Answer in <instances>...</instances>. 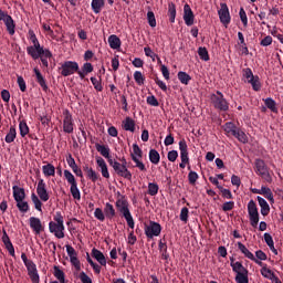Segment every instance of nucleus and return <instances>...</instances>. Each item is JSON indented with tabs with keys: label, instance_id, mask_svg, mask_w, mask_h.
Masks as SVG:
<instances>
[{
	"label": "nucleus",
	"instance_id": "nucleus-1",
	"mask_svg": "<svg viewBox=\"0 0 283 283\" xmlns=\"http://www.w3.org/2000/svg\"><path fill=\"white\" fill-rule=\"evenodd\" d=\"M254 171L258 176H261V178L265 180V182H273V177L271 176V172L269 171V166H266L264 159H255Z\"/></svg>",
	"mask_w": 283,
	"mask_h": 283
},
{
	"label": "nucleus",
	"instance_id": "nucleus-2",
	"mask_svg": "<svg viewBox=\"0 0 283 283\" xmlns=\"http://www.w3.org/2000/svg\"><path fill=\"white\" fill-rule=\"evenodd\" d=\"M210 101L214 109L218 112H229V102L224 98V94H222V92L217 91L216 94L210 96Z\"/></svg>",
	"mask_w": 283,
	"mask_h": 283
},
{
	"label": "nucleus",
	"instance_id": "nucleus-3",
	"mask_svg": "<svg viewBox=\"0 0 283 283\" xmlns=\"http://www.w3.org/2000/svg\"><path fill=\"white\" fill-rule=\"evenodd\" d=\"M64 178L71 185V196H73L74 200H81V190H78V184L74 175L70 170H64Z\"/></svg>",
	"mask_w": 283,
	"mask_h": 283
},
{
	"label": "nucleus",
	"instance_id": "nucleus-4",
	"mask_svg": "<svg viewBox=\"0 0 283 283\" xmlns=\"http://www.w3.org/2000/svg\"><path fill=\"white\" fill-rule=\"evenodd\" d=\"M144 231L148 240H154V238H158L163 232V226L156 221H149V224H145Z\"/></svg>",
	"mask_w": 283,
	"mask_h": 283
},
{
	"label": "nucleus",
	"instance_id": "nucleus-5",
	"mask_svg": "<svg viewBox=\"0 0 283 283\" xmlns=\"http://www.w3.org/2000/svg\"><path fill=\"white\" fill-rule=\"evenodd\" d=\"M248 213L251 227H258L260 222V212L258 211V205L255 203L254 200H250L248 202Z\"/></svg>",
	"mask_w": 283,
	"mask_h": 283
},
{
	"label": "nucleus",
	"instance_id": "nucleus-6",
	"mask_svg": "<svg viewBox=\"0 0 283 283\" xmlns=\"http://www.w3.org/2000/svg\"><path fill=\"white\" fill-rule=\"evenodd\" d=\"M30 41L33 45H30L27 48V54L29 56H35L36 52L41 53L45 48L41 46V43L39 42V39L36 38V34H34V31H30Z\"/></svg>",
	"mask_w": 283,
	"mask_h": 283
},
{
	"label": "nucleus",
	"instance_id": "nucleus-7",
	"mask_svg": "<svg viewBox=\"0 0 283 283\" xmlns=\"http://www.w3.org/2000/svg\"><path fill=\"white\" fill-rule=\"evenodd\" d=\"M78 73V63L74 61H66L60 67V74L62 76H72V74Z\"/></svg>",
	"mask_w": 283,
	"mask_h": 283
},
{
	"label": "nucleus",
	"instance_id": "nucleus-8",
	"mask_svg": "<svg viewBox=\"0 0 283 283\" xmlns=\"http://www.w3.org/2000/svg\"><path fill=\"white\" fill-rule=\"evenodd\" d=\"M33 61H38L40 59L42 63V67H50V62L48 59H52V51L50 49H42V52H35V55H30Z\"/></svg>",
	"mask_w": 283,
	"mask_h": 283
},
{
	"label": "nucleus",
	"instance_id": "nucleus-9",
	"mask_svg": "<svg viewBox=\"0 0 283 283\" xmlns=\"http://www.w3.org/2000/svg\"><path fill=\"white\" fill-rule=\"evenodd\" d=\"M221 9L218 11L219 19L222 23V25H229L231 23V13L229 12V7L227 3L222 2L220 4Z\"/></svg>",
	"mask_w": 283,
	"mask_h": 283
},
{
	"label": "nucleus",
	"instance_id": "nucleus-10",
	"mask_svg": "<svg viewBox=\"0 0 283 283\" xmlns=\"http://www.w3.org/2000/svg\"><path fill=\"white\" fill-rule=\"evenodd\" d=\"M63 132L65 134H72L74 132V118H72L70 111L64 112Z\"/></svg>",
	"mask_w": 283,
	"mask_h": 283
},
{
	"label": "nucleus",
	"instance_id": "nucleus-11",
	"mask_svg": "<svg viewBox=\"0 0 283 283\" xmlns=\"http://www.w3.org/2000/svg\"><path fill=\"white\" fill-rule=\"evenodd\" d=\"M49 231L50 233H54L55 238L59 240H62V238H65V226H59V223L54 221L49 222Z\"/></svg>",
	"mask_w": 283,
	"mask_h": 283
},
{
	"label": "nucleus",
	"instance_id": "nucleus-12",
	"mask_svg": "<svg viewBox=\"0 0 283 283\" xmlns=\"http://www.w3.org/2000/svg\"><path fill=\"white\" fill-rule=\"evenodd\" d=\"M119 161L122 164L119 163L117 176H119L120 178H125L126 180H132V171L127 169V159H125V157H122Z\"/></svg>",
	"mask_w": 283,
	"mask_h": 283
},
{
	"label": "nucleus",
	"instance_id": "nucleus-13",
	"mask_svg": "<svg viewBox=\"0 0 283 283\" xmlns=\"http://www.w3.org/2000/svg\"><path fill=\"white\" fill-rule=\"evenodd\" d=\"M45 187H46L45 180L39 179L38 187H36V193H38L40 200H42V202H48V200H50V193L48 192V189Z\"/></svg>",
	"mask_w": 283,
	"mask_h": 283
},
{
	"label": "nucleus",
	"instance_id": "nucleus-14",
	"mask_svg": "<svg viewBox=\"0 0 283 283\" xmlns=\"http://www.w3.org/2000/svg\"><path fill=\"white\" fill-rule=\"evenodd\" d=\"M29 224H30V228L32 229V231H34V233L36 235L42 233V231H43V223H41V219H39L36 217H31L29 219Z\"/></svg>",
	"mask_w": 283,
	"mask_h": 283
},
{
	"label": "nucleus",
	"instance_id": "nucleus-15",
	"mask_svg": "<svg viewBox=\"0 0 283 283\" xmlns=\"http://www.w3.org/2000/svg\"><path fill=\"white\" fill-rule=\"evenodd\" d=\"M193 19H196V17L193 15L191 7L186 3L184 6V21L186 25H193Z\"/></svg>",
	"mask_w": 283,
	"mask_h": 283
},
{
	"label": "nucleus",
	"instance_id": "nucleus-16",
	"mask_svg": "<svg viewBox=\"0 0 283 283\" xmlns=\"http://www.w3.org/2000/svg\"><path fill=\"white\" fill-rule=\"evenodd\" d=\"M179 150H180L181 163L189 164V150H188V146H187V140L181 139L179 142Z\"/></svg>",
	"mask_w": 283,
	"mask_h": 283
},
{
	"label": "nucleus",
	"instance_id": "nucleus-17",
	"mask_svg": "<svg viewBox=\"0 0 283 283\" xmlns=\"http://www.w3.org/2000/svg\"><path fill=\"white\" fill-rule=\"evenodd\" d=\"M33 72L35 74L36 83H39V85H40V87H42L43 92H48V90H49L48 83H46L45 77L43 76V74H41V71L39 70V67H34Z\"/></svg>",
	"mask_w": 283,
	"mask_h": 283
},
{
	"label": "nucleus",
	"instance_id": "nucleus-18",
	"mask_svg": "<svg viewBox=\"0 0 283 283\" xmlns=\"http://www.w3.org/2000/svg\"><path fill=\"white\" fill-rule=\"evenodd\" d=\"M91 255L98 262V264H101V266H107V259H105V254H103L101 250L93 248Z\"/></svg>",
	"mask_w": 283,
	"mask_h": 283
},
{
	"label": "nucleus",
	"instance_id": "nucleus-19",
	"mask_svg": "<svg viewBox=\"0 0 283 283\" xmlns=\"http://www.w3.org/2000/svg\"><path fill=\"white\" fill-rule=\"evenodd\" d=\"M122 127L125 132H132L134 134L136 132V122L132 117H126L122 122Z\"/></svg>",
	"mask_w": 283,
	"mask_h": 283
},
{
	"label": "nucleus",
	"instance_id": "nucleus-20",
	"mask_svg": "<svg viewBox=\"0 0 283 283\" xmlns=\"http://www.w3.org/2000/svg\"><path fill=\"white\" fill-rule=\"evenodd\" d=\"M92 72H94V65L90 62L84 63L81 71L77 70V74L82 80L85 78L87 74H92Z\"/></svg>",
	"mask_w": 283,
	"mask_h": 283
},
{
	"label": "nucleus",
	"instance_id": "nucleus-21",
	"mask_svg": "<svg viewBox=\"0 0 283 283\" xmlns=\"http://www.w3.org/2000/svg\"><path fill=\"white\" fill-rule=\"evenodd\" d=\"M13 198L15 202H21V200H25V189L19 186H13Z\"/></svg>",
	"mask_w": 283,
	"mask_h": 283
},
{
	"label": "nucleus",
	"instance_id": "nucleus-22",
	"mask_svg": "<svg viewBox=\"0 0 283 283\" xmlns=\"http://www.w3.org/2000/svg\"><path fill=\"white\" fill-rule=\"evenodd\" d=\"M96 163L97 167L101 168L103 178H109V170L107 169V163H105V159H103V157H97Z\"/></svg>",
	"mask_w": 283,
	"mask_h": 283
},
{
	"label": "nucleus",
	"instance_id": "nucleus-23",
	"mask_svg": "<svg viewBox=\"0 0 283 283\" xmlns=\"http://www.w3.org/2000/svg\"><path fill=\"white\" fill-rule=\"evenodd\" d=\"M256 200L261 207V214L269 216V213H271V207L269 206V202H266V199L258 196Z\"/></svg>",
	"mask_w": 283,
	"mask_h": 283
},
{
	"label": "nucleus",
	"instance_id": "nucleus-24",
	"mask_svg": "<svg viewBox=\"0 0 283 283\" xmlns=\"http://www.w3.org/2000/svg\"><path fill=\"white\" fill-rule=\"evenodd\" d=\"M104 214L106 216V218L108 220H114V218H116V209L114 208V206L112 203H109V202L105 203Z\"/></svg>",
	"mask_w": 283,
	"mask_h": 283
},
{
	"label": "nucleus",
	"instance_id": "nucleus-25",
	"mask_svg": "<svg viewBox=\"0 0 283 283\" xmlns=\"http://www.w3.org/2000/svg\"><path fill=\"white\" fill-rule=\"evenodd\" d=\"M91 8L95 14H101V10L105 8V0H92Z\"/></svg>",
	"mask_w": 283,
	"mask_h": 283
},
{
	"label": "nucleus",
	"instance_id": "nucleus-26",
	"mask_svg": "<svg viewBox=\"0 0 283 283\" xmlns=\"http://www.w3.org/2000/svg\"><path fill=\"white\" fill-rule=\"evenodd\" d=\"M95 149L101 154V156H103V158H109L111 149L108 145H101L97 143L95 144Z\"/></svg>",
	"mask_w": 283,
	"mask_h": 283
},
{
	"label": "nucleus",
	"instance_id": "nucleus-27",
	"mask_svg": "<svg viewBox=\"0 0 283 283\" xmlns=\"http://www.w3.org/2000/svg\"><path fill=\"white\" fill-rule=\"evenodd\" d=\"M233 136L234 138H237V140H239V143H242L243 145H247V143H249V137L247 136V133L240 128H237V132Z\"/></svg>",
	"mask_w": 283,
	"mask_h": 283
},
{
	"label": "nucleus",
	"instance_id": "nucleus-28",
	"mask_svg": "<svg viewBox=\"0 0 283 283\" xmlns=\"http://www.w3.org/2000/svg\"><path fill=\"white\" fill-rule=\"evenodd\" d=\"M108 45L112 48V50H118V48H120V38H118L116 34H112L108 38Z\"/></svg>",
	"mask_w": 283,
	"mask_h": 283
},
{
	"label": "nucleus",
	"instance_id": "nucleus-29",
	"mask_svg": "<svg viewBox=\"0 0 283 283\" xmlns=\"http://www.w3.org/2000/svg\"><path fill=\"white\" fill-rule=\"evenodd\" d=\"M159 252L161 253V260H169V251L167 250V243L159 240L158 243Z\"/></svg>",
	"mask_w": 283,
	"mask_h": 283
},
{
	"label": "nucleus",
	"instance_id": "nucleus-30",
	"mask_svg": "<svg viewBox=\"0 0 283 283\" xmlns=\"http://www.w3.org/2000/svg\"><path fill=\"white\" fill-rule=\"evenodd\" d=\"M223 128H224L227 136H234V134L238 132V126H235V124H233V122L226 123Z\"/></svg>",
	"mask_w": 283,
	"mask_h": 283
},
{
	"label": "nucleus",
	"instance_id": "nucleus-31",
	"mask_svg": "<svg viewBox=\"0 0 283 283\" xmlns=\"http://www.w3.org/2000/svg\"><path fill=\"white\" fill-rule=\"evenodd\" d=\"M237 247L241 253L244 254V258H248V260H254V256L251 251L247 249V245H244L242 242H238Z\"/></svg>",
	"mask_w": 283,
	"mask_h": 283
},
{
	"label": "nucleus",
	"instance_id": "nucleus-32",
	"mask_svg": "<svg viewBox=\"0 0 283 283\" xmlns=\"http://www.w3.org/2000/svg\"><path fill=\"white\" fill-rule=\"evenodd\" d=\"M84 171L86 172V176L90 180H92V182H96V180H98V178H101V175H98V172H96V170H93L90 167H85Z\"/></svg>",
	"mask_w": 283,
	"mask_h": 283
},
{
	"label": "nucleus",
	"instance_id": "nucleus-33",
	"mask_svg": "<svg viewBox=\"0 0 283 283\" xmlns=\"http://www.w3.org/2000/svg\"><path fill=\"white\" fill-rule=\"evenodd\" d=\"M248 83L252 85L254 92H260L262 90V83H260V76L255 75L253 78L249 80Z\"/></svg>",
	"mask_w": 283,
	"mask_h": 283
},
{
	"label": "nucleus",
	"instance_id": "nucleus-34",
	"mask_svg": "<svg viewBox=\"0 0 283 283\" xmlns=\"http://www.w3.org/2000/svg\"><path fill=\"white\" fill-rule=\"evenodd\" d=\"M261 196H264V198H266V200H269L270 202H275V199L273 198V191H271V188L268 187H261Z\"/></svg>",
	"mask_w": 283,
	"mask_h": 283
},
{
	"label": "nucleus",
	"instance_id": "nucleus-35",
	"mask_svg": "<svg viewBox=\"0 0 283 283\" xmlns=\"http://www.w3.org/2000/svg\"><path fill=\"white\" fill-rule=\"evenodd\" d=\"M53 275L59 280L60 283H65V272L63 270L59 269V266L53 268Z\"/></svg>",
	"mask_w": 283,
	"mask_h": 283
},
{
	"label": "nucleus",
	"instance_id": "nucleus-36",
	"mask_svg": "<svg viewBox=\"0 0 283 283\" xmlns=\"http://www.w3.org/2000/svg\"><path fill=\"white\" fill-rule=\"evenodd\" d=\"M149 160L153 165H158L160 163V154L156 149L149 150Z\"/></svg>",
	"mask_w": 283,
	"mask_h": 283
},
{
	"label": "nucleus",
	"instance_id": "nucleus-37",
	"mask_svg": "<svg viewBox=\"0 0 283 283\" xmlns=\"http://www.w3.org/2000/svg\"><path fill=\"white\" fill-rule=\"evenodd\" d=\"M168 17L170 23H176V4L174 2L168 4Z\"/></svg>",
	"mask_w": 283,
	"mask_h": 283
},
{
	"label": "nucleus",
	"instance_id": "nucleus-38",
	"mask_svg": "<svg viewBox=\"0 0 283 283\" xmlns=\"http://www.w3.org/2000/svg\"><path fill=\"white\" fill-rule=\"evenodd\" d=\"M42 171L44 176H54L56 174V168L52 164L42 166Z\"/></svg>",
	"mask_w": 283,
	"mask_h": 283
},
{
	"label": "nucleus",
	"instance_id": "nucleus-39",
	"mask_svg": "<svg viewBox=\"0 0 283 283\" xmlns=\"http://www.w3.org/2000/svg\"><path fill=\"white\" fill-rule=\"evenodd\" d=\"M31 200L36 209V211L42 212L43 211V202H41V199H39V196L36 193L32 192Z\"/></svg>",
	"mask_w": 283,
	"mask_h": 283
},
{
	"label": "nucleus",
	"instance_id": "nucleus-40",
	"mask_svg": "<svg viewBox=\"0 0 283 283\" xmlns=\"http://www.w3.org/2000/svg\"><path fill=\"white\" fill-rule=\"evenodd\" d=\"M15 202L20 213H28L30 211V205L28 201L21 200Z\"/></svg>",
	"mask_w": 283,
	"mask_h": 283
},
{
	"label": "nucleus",
	"instance_id": "nucleus-41",
	"mask_svg": "<svg viewBox=\"0 0 283 283\" xmlns=\"http://www.w3.org/2000/svg\"><path fill=\"white\" fill-rule=\"evenodd\" d=\"M15 138H17V128H14V126H11L4 140L6 143L10 144V143H14Z\"/></svg>",
	"mask_w": 283,
	"mask_h": 283
},
{
	"label": "nucleus",
	"instance_id": "nucleus-42",
	"mask_svg": "<svg viewBox=\"0 0 283 283\" xmlns=\"http://www.w3.org/2000/svg\"><path fill=\"white\" fill-rule=\"evenodd\" d=\"M116 209L117 211L125 208V207H129V201H127V198H125V196H120L116 202H115Z\"/></svg>",
	"mask_w": 283,
	"mask_h": 283
},
{
	"label": "nucleus",
	"instance_id": "nucleus-43",
	"mask_svg": "<svg viewBox=\"0 0 283 283\" xmlns=\"http://www.w3.org/2000/svg\"><path fill=\"white\" fill-rule=\"evenodd\" d=\"M4 24L7 25V30L9 34L11 35L14 34L15 24H14V20L10 15L6 18Z\"/></svg>",
	"mask_w": 283,
	"mask_h": 283
},
{
	"label": "nucleus",
	"instance_id": "nucleus-44",
	"mask_svg": "<svg viewBox=\"0 0 283 283\" xmlns=\"http://www.w3.org/2000/svg\"><path fill=\"white\" fill-rule=\"evenodd\" d=\"M180 83H182V85H189V81H191V75L190 74H187V72H182L180 71L178 74H177Z\"/></svg>",
	"mask_w": 283,
	"mask_h": 283
},
{
	"label": "nucleus",
	"instance_id": "nucleus-45",
	"mask_svg": "<svg viewBox=\"0 0 283 283\" xmlns=\"http://www.w3.org/2000/svg\"><path fill=\"white\" fill-rule=\"evenodd\" d=\"M264 103L268 109H271V112H273L274 114H277V106L273 98L268 97L264 99Z\"/></svg>",
	"mask_w": 283,
	"mask_h": 283
},
{
	"label": "nucleus",
	"instance_id": "nucleus-46",
	"mask_svg": "<svg viewBox=\"0 0 283 283\" xmlns=\"http://www.w3.org/2000/svg\"><path fill=\"white\" fill-rule=\"evenodd\" d=\"M19 129H20V136L22 138H25L27 134H30V127L28 126V123H25L24 120L20 122Z\"/></svg>",
	"mask_w": 283,
	"mask_h": 283
},
{
	"label": "nucleus",
	"instance_id": "nucleus-47",
	"mask_svg": "<svg viewBox=\"0 0 283 283\" xmlns=\"http://www.w3.org/2000/svg\"><path fill=\"white\" fill-rule=\"evenodd\" d=\"M233 273H237V275H240V273H247V268L242 264V262L237 261V263L232 268Z\"/></svg>",
	"mask_w": 283,
	"mask_h": 283
},
{
	"label": "nucleus",
	"instance_id": "nucleus-48",
	"mask_svg": "<svg viewBox=\"0 0 283 283\" xmlns=\"http://www.w3.org/2000/svg\"><path fill=\"white\" fill-rule=\"evenodd\" d=\"M132 160L135 163V167L139 169V171H147V167H145V164L140 161L139 157H136L135 155H132Z\"/></svg>",
	"mask_w": 283,
	"mask_h": 283
},
{
	"label": "nucleus",
	"instance_id": "nucleus-49",
	"mask_svg": "<svg viewBox=\"0 0 283 283\" xmlns=\"http://www.w3.org/2000/svg\"><path fill=\"white\" fill-rule=\"evenodd\" d=\"M237 283H249V271L235 275Z\"/></svg>",
	"mask_w": 283,
	"mask_h": 283
},
{
	"label": "nucleus",
	"instance_id": "nucleus-50",
	"mask_svg": "<svg viewBox=\"0 0 283 283\" xmlns=\"http://www.w3.org/2000/svg\"><path fill=\"white\" fill-rule=\"evenodd\" d=\"M219 191H221V196L222 198H226L227 200H233V193L231 192V190L222 187V186H218Z\"/></svg>",
	"mask_w": 283,
	"mask_h": 283
},
{
	"label": "nucleus",
	"instance_id": "nucleus-51",
	"mask_svg": "<svg viewBox=\"0 0 283 283\" xmlns=\"http://www.w3.org/2000/svg\"><path fill=\"white\" fill-rule=\"evenodd\" d=\"M198 55L201 59V61H209V51L205 46L198 48Z\"/></svg>",
	"mask_w": 283,
	"mask_h": 283
},
{
	"label": "nucleus",
	"instance_id": "nucleus-52",
	"mask_svg": "<svg viewBox=\"0 0 283 283\" xmlns=\"http://www.w3.org/2000/svg\"><path fill=\"white\" fill-rule=\"evenodd\" d=\"M2 242L8 250L12 249L14 245L12 244V241H10V237L8 235V232H6V230H3V234H2Z\"/></svg>",
	"mask_w": 283,
	"mask_h": 283
},
{
	"label": "nucleus",
	"instance_id": "nucleus-53",
	"mask_svg": "<svg viewBox=\"0 0 283 283\" xmlns=\"http://www.w3.org/2000/svg\"><path fill=\"white\" fill-rule=\"evenodd\" d=\"M106 160L109 164V166L113 167L115 174L118 176V167H120V163L114 160L112 158V155H108V157H106Z\"/></svg>",
	"mask_w": 283,
	"mask_h": 283
},
{
	"label": "nucleus",
	"instance_id": "nucleus-54",
	"mask_svg": "<svg viewBox=\"0 0 283 283\" xmlns=\"http://www.w3.org/2000/svg\"><path fill=\"white\" fill-rule=\"evenodd\" d=\"M134 80L137 85H145V76H143V73L140 71H136L134 73Z\"/></svg>",
	"mask_w": 283,
	"mask_h": 283
},
{
	"label": "nucleus",
	"instance_id": "nucleus-55",
	"mask_svg": "<svg viewBox=\"0 0 283 283\" xmlns=\"http://www.w3.org/2000/svg\"><path fill=\"white\" fill-rule=\"evenodd\" d=\"M261 275H263V277H266V280H271L272 276L275 275V273L273 271H271V269L266 268V265H264L261 269Z\"/></svg>",
	"mask_w": 283,
	"mask_h": 283
},
{
	"label": "nucleus",
	"instance_id": "nucleus-56",
	"mask_svg": "<svg viewBox=\"0 0 283 283\" xmlns=\"http://www.w3.org/2000/svg\"><path fill=\"white\" fill-rule=\"evenodd\" d=\"M198 178H200V176H198V172L190 170L188 174V181L189 185H196V182H198Z\"/></svg>",
	"mask_w": 283,
	"mask_h": 283
},
{
	"label": "nucleus",
	"instance_id": "nucleus-57",
	"mask_svg": "<svg viewBox=\"0 0 283 283\" xmlns=\"http://www.w3.org/2000/svg\"><path fill=\"white\" fill-rule=\"evenodd\" d=\"M91 83L96 92H103V84L101 83V78L98 80L96 77H91Z\"/></svg>",
	"mask_w": 283,
	"mask_h": 283
},
{
	"label": "nucleus",
	"instance_id": "nucleus-58",
	"mask_svg": "<svg viewBox=\"0 0 283 283\" xmlns=\"http://www.w3.org/2000/svg\"><path fill=\"white\" fill-rule=\"evenodd\" d=\"M132 156H136V158H143V149H140L138 144H133V153L130 154V158Z\"/></svg>",
	"mask_w": 283,
	"mask_h": 283
},
{
	"label": "nucleus",
	"instance_id": "nucleus-59",
	"mask_svg": "<svg viewBox=\"0 0 283 283\" xmlns=\"http://www.w3.org/2000/svg\"><path fill=\"white\" fill-rule=\"evenodd\" d=\"M179 218L181 222H189V208L184 207L180 211Z\"/></svg>",
	"mask_w": 283,
	"mask_h": 283
},
{
	"label": "nucleus",
	"instance_id": "nucleus-60",
	"mask_svg": "<svg viewBox=\"0 0 283 283\" xmlns=\"http://www.w3.org/2000/svg\"><path fill=\"white\" fill-rule=\"evenodd\" d=\"M94 217L96 218V220H99V222H105V212H103V209L101 208H96L94 211Z\"/></svg>",
	"mask_w": 283,
	"mask_h": 283
},
{
	"label": "nucleus",
	"instance_id": "nucleus-61",
	"mask_svg": "<svg viewBox=\"0 0 283 283\" xmlns=\"http://www.w3.org/2000/svg\"><path fill=\"white\" fill-rule=\"evenodd\" d=\"M158 184L149 182L148 184V193L149 196H157L158 195Z\"/></svg>",
	"mask_w": 283,
	"mask_h": 283
},
{
	"label": "nucleus",
	"instance_id": "nucleus-62",
	"mask_svg": "<svg viewBox=\"0 0 283 283\" xmlns=\"http://www.w3.org/2000/svg\"><path fill=\"white\" fill-rule=\"evenodd\" d=\"M53 220L55 224H59V227H65L61 211L55 212Z\"/></svg>",
	"mask_w": 283,
	"mask_h": 283
},
{
	"label": "nucleus",
	"instance_id": "nucleus-63",
	"mask_svg": "<svg viewBox=\"0 0 283 283\" xmlns=\"http://www.w3.org/2000/svg\"><path fill=\"white\" fill-rule=\"evenodd\" d=\"M53 220L55 224H59V227H65L61 211L55 212Z\"/></svg>",
	"mask_w": 283,
	"mask_h": 283
},
{
	"label": "nucleus",
	"instance_id": "nucleus-64",
	"mask_svg": "<svg viewBox=\"0 0 283 283\" xmlns=\"http://www.w3.org/2000/svg\"><path fill=\"white\" fill-rule=\"evenodd\" d=\"M147 21L150 28H156V15L154 14V11L147 12Z\"/></svg>",
	"mask_w": 283,
	"mask_h": 283
}]
</instances>
